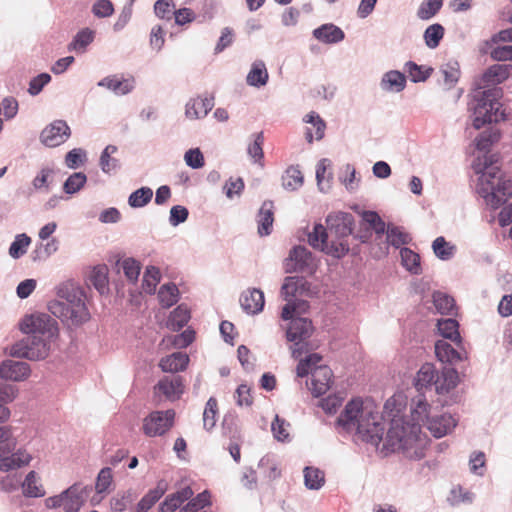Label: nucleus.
Wrapping results in <instances>:
<instances>
[{
  "instance_id": "41",
  "label": "nucleus",
  "mask_w": 512,
  "mask_h": 512,
  "mask_svg": "<svg viewBox=\"0 0 512 512\" xmlns=\"http://www.w3.org/2000/svg\"><path fill=\"white\" fill-rule=\"evenodd\" d=\"M510 74V66L506 64H494L490 66L483 75L487 83L499 84L505 81Z\"/></svg>"
},
{
  "instance_id": "34",
  "label": "nucleus",
  "mask_w": 512,
  "mask_h": 512,
  "mask_svg": "<svg viewBox=\"0 0 512 512\" xmlns=\"http://www.w3.org/2000/svg\"><path fill=\"white\" fill-rule=\"evenodd\" d=\"M304 122L312 124L315 128V135L310 129L306 130L305 136L309 143H312L314 139L321 140L324 137L326 123L318 113L311 111L304 117Z\"/></svg>"
},
{
  "instance_id": "10",
  "label": "nucleus",
  "mask_w": 512,
  "mask_h": 512,
  "mask_svg": "<svg viewBox=\"0 0 512 512\" xmlns=\"http://www.w3.org/2000/svg\"><path fill=\"white\" fill-rule=\"evenodd\" d=\"M50 342V339L37 335H27L10 347L9 354L12 357L25 358L32 361L42 360L49 354Z\"/></svg>"
},
{
  "instance_id": "6",
  "label": "nucleus",
  "mask_w": 512,
  "mask_h": 512,
  "mask_svg": "<svg viewBox=\"0 0 512 512\" xmlns=\"http://www.w3.org/2000/svg\"><path fill=\"white\" fill-rule=\"evenodd\" d=\"M10 416L9 409L0 403V423L8 420ZM16 448V439L13 437L10 428L0 426V471L8 472L26 466L32 460L30 454L26 451L18 450Z\"/></svg>"
},
{
  "instance_id": "15",
  "label": "nucleus",
  "mask_w": 512,
  "mask_h": 512,
  "mask_svg": "<svg viewBox=\"0 0 512 512\" xmlns=\"http://www.w3.org/2000/svg\"><path fill=\"white\" fill-rule=\"evenodd\" d=\"M315 268V259L312 253L304 246L294 247L285 262V271L287 273H312Z\"/></svg>"
},
{
  "instance_id": "60",
  "label": "nucleus",
  "mask_w": 512,
  "mask_h": 512,
  "mask_svg": "<svg viewBox=\"0 0 512 512\" xmlns=\"http://www.w3.org/2000/svg\"><path fill=\"white\" fill-rule=\"evenodd\" d=\"M442 5L443 0H426L420 5L417 15L422 20H428L441 9Z\"/></svg>"
},
{
  "instance_id": "64",
  "label": "nucleus",
  "mask_w": 512,
  "mask_h": 512,
  "mask_svg": "<svg viewBox=\"0 0 512 512\" xmlns=\"http://www.w3.org/2000/svg\"><path fill=\"white\" fill-rule=\"evenodd\" d=\"M121 266L125 276L129 281L135 282L138 279L141 269L138 261L133 258H127L123 260Z\"/></svg>"
},
{
  "instance_id": "53",
  "label": "nucleus",
  "mask_w": 512,
  "mask_h": 512,
  "mask_svg": "<svg viewBox=\"0 0 512 512\" xmlns=\"http://www.w3.org/2000/svg\"><path fill=\"white\" fill-rule=\"evenodd\" d=\"M254 140L248 145L247 153L254 163L260 164L263 166L262 160L264 158L263 153V143H264V135L263 132H259L253 135Z\"/></svg>"
},
{
  "instance_id": "54",
  "label": "nucleus",
  "mask_w": 512,
  "mask_h": 512,
  "mask_svg": "<svg viewBox=\"0 0 512 512\" xmlns=\"http://www.w3.org/2000/svg\"><path fill=\"white\" fill-rule=\"evenodd\" d=\"M443 36L444 28L441 24L438 23L432 24L429 27H427L423 35L425 44L431 49H435L436 47L439 46V43Z\"/></svg>"
},
{
  "instance_id": "16",
  "label": "nucleus",
  "mask_w": 512,
  "mask_h": 512,
  "mask_svg": "<svg viewBox=\"0 0 512 512\" xmlns=\"http://www.w3.org/2000/svg\"><path fill=\"white\" fill-rule=\"evenodd\" d=\"M70 135L71 130L67 122L55 120L42 130L40 141L47 147H57L66 142Z\"/></svg>"
},
{
  "instance_id": "11",
  "label": "nucleus",
  "mask_w": 512,
  "mask_h": 512,
  "mask_svg": "<svg viewBox=\"0 0 512 512\" xmlns=\"http://www.w3.org/2000/svg\"><path fill=\"white\" fill-rule=\"evenodd\" d=\"M444 384L439 385V376L434 366L426 363L421 366L414 378V386L418 393H422L423 389L436 385V391L439 393L448 392L456 386V373L455 371H447L443 374Z\"/></svg>"
},
{
  "instance_id": "44",
  "label": "nucleus",
  "mask_w": 512,
  "mask_h": 512,
  "mask_svg": "<svg viewBox=\"0 0 512 512\" xmlns=\"http://www.w3.org/2000/svg\"><path fill=\"white\" fill-rule=\"evenodd\" d=\"M259 469L268 480H275L281 476L279 463L272 455H265L260 459Z\"/></svg>"
},
{
  "instance_id": "25",
  "label": "nucleus",
  "mask_w": 512,
  "mask_h": 512,
  "mask_svg": "<svg viewBox=\"0 0 512 512\" xmlns=\"http://www.w3.org/2000/svg\"><path fill=\"white\" fill-rule=\"evenodd\" d=\"M406 76L398 70H390L383 74L380 87L385 92L400 93L406 87Z\"/></svg>"
},
{
  "instance_id": "29",
  "label": "nucleus",
  "mask_w": 512,
  "mask_h": 512,
  "mask_svg": "<svg viewBox=\"0 0 512 512\" xmlns=\"http://www.w3.org/2000/svg\"><path fill=\"white\" fill-rule=\"evenodd\" d=\"M189 363V356L183 352H175L162 358L159 366L163 372L175 373L183 371Z\"/></svg>"
},
{
  "instance_id": "12",
  "label": "nucleus",
  "mask_w": 512,
  "mask_h": 512,
  "mask_svg": "<svg viewBox=\"0 0 512 512\" xmlns=\"http://www.w3.org/2000/svg\"><path fill=\"white\" fill-rule=\"evenodd\" d=\"M312 332V322L307 318L299 317L291 320L286 331V338L294 343L291 347L293 358L301 359L302 355L309 351L306 341L312 335Z\"/></svg>"
},
{
  "instance_id": "1",
  "label": "nucleus",
  "mask_w": 512,
  "mask_h": 512,
  "mask_svg": "<svg viewBox=\"0 0 512 512\" xmlns=\"http://www.w3.org/2000/svg\"><path fill=\"white\" fill-rule=\"evenodd\" d=\"M431 407L424 393H418L411 400V422L404 419H394L384 442V449L389 452L402 451L410 459L424 457L427 443L422 435L421 426L427 425L431 419Z\"/></svg>"
},
{
  "instance_id": "31",
  "label": "nucleus",
  "mask_w": 512,
  "mask_h": 512,
  "mask_svg": "<svg viewBox=\"0 0 512 512\" xmlns=\"http://www.w3.org/2000/svg\"><path fill=\"white\" fill-rule=\"evenodd\" d=\"M94 38V30L83 28L76 33L73 40L68 44V51L83 54L87 51V47L94 41Z\"/></svg>"
},
{
  "instance_id": "23",
  "label": "nucleus",
  "mask_w": 512,
  "mask_h": 512,
  "mask_svg": "<svg viewBox=\"0 0 512 512\" xmlns=\"http://www.w3.org/2000/svg\"><path fill=\"white\" fill-rule=\"evenodd\" d=\"M214 107V98H192L185 105V116L188 119L196 120L204 118Z\"/></svg>"
},
{
  "instance_id": "14",
  "label": "nucleus",
  "mask_w": 512,
  "mask_h": 512,
  "mask_svg": "<svg viewBox=\"0 0 512 512\" xmlns=\"http://www.w3.org/2000/svg\"><path fill=\"white\" fill-rule=\"evenodd\" d=\"M174 419L173 409L153 411L143 419V433L148 437L163 436L173 427Z\"/></svg>"
},
{
  "instance_id": "30",
  "label": "nucleus",
  "mask_w": 512,
  "mask_h": 512,
  "mask_svg": "<svg viewBox=\"0 0 512 512\" xmlns=\"http://www.w3.org/2000/svg\"><path fill=\"white\" fill-rule=\"evenodd\" d=\"M269 74L265 63L262 60H256L252 63L251 69L246 77L249 86L260 88L268 82Z\"/></svg>"
},
{
  "instance_id": "9",
  "label": "nucleus",
  "mask_w": 512,
  "mask_h": 512,
  "mask_svg": "<svg viewBox=\"0 0 512 512\" xmlns=\"http://www.w3.org/2000/svg\"><path fill=\"white\" fill-rule=\"evenodd\" d=\"M91 491V486L75 483L59 495L47 498L45 500L46 507L49 509L62 508L64 512H78Z\"/></svg>"
},
{
  "instance_id": "50",
  "label": "nucleus",
  "mask_w": 512,
  "mask_h": 512,
  "mask_svg": "<svg viewBox=\"0 0 512 512\" xmlns=\"http://www.w3.org/2000/svg\"><path fill=\"white\" fill-rule=\"evenodd\" d=\"M387 242L395 248H400L402 245L408 244L411 237L408 233L403 231L400 227L388 225L387 226Z\"/></svg>"
},
{
  "instance_id": "59",
  "label": "nucleus",
  "mask_w": 512,
  "mask_h": 512,
  "mask_svg": "<svg viewBox=\"0 0 512 512\" xmlns=\"http://www.w3.org/2000/svg\"><path fill=\"white\" fill-rule=\"evenodd\" d=\"M217 400L210 397L206 403L203 412V426L206 430H211L216 424Z\"/></svg>"
},
{
  "instance_id": "62",
  "label": "nucleus",
  "mask_w": 512,
  "mask_h": 512,
  "mask_svg": "<svg viewBox=\"0 0 512 512\" xmlns=\"http://www.w3.org/2000/svg\"><path fill=\"white\" fill-rule=\"evenodd\" d=\"M499 133L496 130H485L476 138V148L480 151H486L490 146L499 140Z\"/></svg>"
},
{
  "instance_id": "49",
  "label": "nucleus",
  "mask_w": 512,
  "mask_h": 512,
  "mask_svg": "<svg viewBox=\"0 0 512 512\" xmlns=\"http://www.w3.org/2000/svg\"><path fill=\"white\" fill-rule=\"evenodd\" d=\"M31 244V238L25 234H18L15 236L14 241L9 247V255L13 259H19L26 254L29 245Z\"/></svg>"
},
{
  "instance_id": "24",
  "label": "nucleus",
  "mask_w": 512,
  "mask_h": 512,
  "mask_svg": "<svg viewBox=\"0 0 512 512\" xmlns=\"http://www.w3.org/2000/svg\"><path fill=\"white\" fill-rule=\"evenodd\" d=\"M313 37L324 44H337L344 40V31L333 23H326L314 29Z\"/></svg>"
},
{
  "instance_id": "37",
  "label": "nucleus",
  "mask_w": 512,
  "mask_h": 512,
  "mask_svg": "<svg viewBox=\"0 0 512 512\" xmlns=\"http://www.w3.org/2000/svg\"><path fill=\"white\" fill-rule=\"evenodd\" d=\"M404 71L408 74L411 82L418 83L426 81L431 76L433 68L425 65H418L413 61H407L404 64Z\"/></svg>"
},
{
  "instance_id": "22",
  "label": "nucleus",
  "mask_w": 512,
  "mask_h": 512,
  "mask_svg": "<svg viewBox=\"0 0 512 512\" xmlns=\"http://www.w3.org/2000/svg\"><path fill=\"white\" fill-rule=\"evenodd\" d=\"M242 309L249 315H257L262 312L265 304L264 293L260 289H249L240 297Z\"/></svg>"
},
{
  "instance_id": "27",
  "label": "nucleus",
  "mask_w": 512,
  "mask_h": 512,
  "mask_svg": "<svg viewBox=\"0 0 512 512\" xmlns=\"http://www.w3.org/2000/svg\"><path fill=\"white\" fill-rule=\"evenodd\" d=\"M97 85L111 90L116 95H126L134 89V79H120L117 76H107L101 79Z\"/></svg>"
},
{
  "instance_id": "4",
  "label": "nucleus",
  "mask_w": 512,
  "mask_h": 512,
  "mask_svg": "<svg viewBox=\"0 0 512 512\" xmlns=\"http://www.w3.org/2000/svg\"><path fill=\"white\" fill-rule=\"evenodd\" d=\"M496 155L477 157L472 164L478 175L476 191L492 209H497L512 196V181L496 165Z\"/></svg>"
},
{
  "instance_id": "58",
  "label": "nucleus",
  "mask_w": 512,
  "mask_h": 512,
  "mask_svg": "<svg viewBox=\"0 0 512 512\" xmlns=\"http://www.w3.org/2000/svg\"><path fill=\"white\" fill-rule=\"evenodd\" d=\"M474 500V494L468 490L463 489L461 486H456L451 489L448 501L452 506H457L462 503L470 504Z\"/></svg>"
},
{
  "instance_id": "46",
  "label": "nucleus",
  "mask_w": 512,
  "mask_h": 512,
  "mask_svg": "<svg viewBox=\"0 0 512 512\" xmlns=\"http://www.w3.org/2000/svg\"><path fill=\"white\" fill-rule=\"evenodd\" d=\"M21 486L24 495L28 497H42L45 492L41 485L38 484V479L35 471H30L25 480L21 481Z\"/></svg>"
},
{
  "instance_id": "43",
  "label": "nucleus",
  "mask_w": 512,
  "mask_h": 512,
  "mask_svg": "<svg viewBox=\"0 0 512 512\" xmlns=\"http://www.w3.org/2000/svg\"><path fill=\"white\" fill-rule=\"evenodd\" d=\"M179 298V290L174 283H167L160 287L158 299L163 308H170Z\"/></svg>"
},
{
  "instance_id": "55",
  "label": "nucleus",
  "mask_w": 512,
  "mask_h": 512,
  "mask_svg": "<svg viewBox=\"0 0 512 512\" xmlns=\"http://www.w3.org/2000/svg\"><path fill=\"white\" fill-rule=\"evenodd\" d=\"M87 182V176L83 172L71 174L63 184V190L66 194H75L79 192Z\"/></svg>"
},
{
  "instance_id": "20",
  "label": "nucleus",
  "mask_w": 512,
  "mask_h": 512,
  "mask_svg": "<svg viewBox=\"0 0 512 512\" xmlns=\"http://www.w3.org/2000/svg\"><path fill=\"white\" fill-rule=\"evenodd\" d=\"M309 290V283L303 277L288 276L281 287V296L287 302L293 301L296 296L304 295Z\"/></svg>"
},
{
  "instance_id": "39",
  "label": "nucleus",
  "mask_w": 512,
  "mask_h": 512,
  "mask_svg": "<svg viewBox=\"0 0 512 512\" xmlns=\"http://www.w3.org/2000/svg\"><path fill=\"white\" fill-rule=\"evenodd\" d=\"M89 282L100 294H104L108 290V269L106 265L95 266L89 275Z\"/></svg>"
},
{
  "instance_id": "5",
  "label": "nucleus",
  "mask_w": 512,
  "mask_h": 512,
  "mask_svg": "<svg viewBox=\"0 0 512 512\" xmlns=\"http://www.w3.org/2000/svg\"><path fill=\"white\" fill-rule=\"evenodd\" d=\"M59 300L48 305L50 313L63 323L78 326L89 319V312L84 302L83 292L76 287H65L58 291Z\"/></svg>"
},
{
  "instance_id": "17",
  "label": "nucleus",
  "mask_w": 512,
  "mask_h": 512,
  "mask_svg": "<svg viewBox=\"0 0 512 512\" xmlns=\"http://www.w3.org/2000/svg\"><path fill=\"white\" fill-rule=\"evenodd\" d=\"M156 393H161L170 401L178 400L184 392L181 376H165L154 387Z\"/></svg>"
},
{
  "instance_id": "7",
  "label": "nucleus",
  "mask_w": 512,
  "mask_h": 512,
  "mask_svg": "<svg viewBox=\"0 0 512 512\" xmlns=\"http://www.w3.org/2000/svg\"><path fill=\"white\" fill-rule=\"evenodd\" d=\"M500 96L501 90L496 87L474 93L470 108L473 111L472 124L475 129L482 128L486 123L498 122L503 118V113L500 112Z\"/></svg>"
},
{
  "instance_id": "32",
  "label": "nucleus",
  "mask_w": 512,
  "mask_h": 512,
  "mask_svg": "<svg viewBox=\"0 0 512 512\" xmlns=\"http://www.w3.org/2000/svg\"><path fill=\"white\" fill-rule=\"evenodd\" d=\"M167 490V483L161 480L157 486L142 497L136 506L135 512H148L152 506L164 495Z\"/></svg>"
},
{
  "instance_id": "48",
  "label": "nucleus",
  "mask_w": 512,
  "mask_h": 512,
  "mask_svg": "<svg viewBox=\"0 0 512 512\" xmlns=\"http://www.w3.org/2000/svg\"><path fill=\"white\" fill-rule=\"evenodd\" d=\"M402 265L412 274L421 272L420 256L409 248L400 250Z\"/></svg>"
},
{
  "instance_id": "56",
  "label": "nucleus",
  "mask_w": 512,
  "mask_h": 512,
  "mask_svg": "<svg viewBox=\"0 0 512 512\" xmlns=\"http://www.w3.org/2000/svg\"><path fill=\"white\" fill-rule=\"evenodd\" d=\"M433 303L436 310L441 314H450L455 307L454 299L440 291L433 293Z\"/></svg>"
},
{
  "instance_id": "26",
  "label": "nucleus",
  "mask_w": 512,
  "mask_h": 512,
  "mask_svg": "<svg viewBox=\"0 0 512 512\" xmlns=\"http://www.w3.org/2000/svg\"><path fill=\"white\" fill-rule=\"evenodd\" d=\"M258 233L260 236H268L272 232L274 222V204L272 201H264L257 215Z\"/></svg>"
},
{
  "instance_id": "28",
  "label": "nucleus",
  "mask_w": 512,
  "mask_h": 512,
  "mask_svg": "<svg viewBox=\"0 0 512 512\" xmlns=\"http://www.w3.org/2000/svg\"><path fill=\"white\" fill-rule=\"evenodd\" d=\"M193 490L187 486L177 492L168 495L159 506V512H174L186 500L191 499Z\"/></svg>"
},
{
  "instance_id": "45",
  "label": "nucleus",
  "mask_w": 512,
  "mask_h": 512,
  "mask_svg": "<svg viewBox=\"0 0 512 512\" xmlns=\"http://www.w3.org/2000/svg\"><path fill=\"white\" fill-rule=\"evenodd\" d=\"M137 497L138 494L132 489L122 493H117L111 499V508L115 512H122L127 509L137 499Z\"/></svg>"
},
{
  "instance_id": "47",
  "label": "nucleus",
  "mask_w": 512,
  "mask_h": 512,
  "mask_svg": "<svg viewBox=\"0 0 512 512\" xmlns=\"http://www.w3.org/2000/svg\"><path fill=\"white\" fill-rule=\"evenodd\" d=\"M324 473L315 467H305L304 483L310 490H319L324 485Z\"/></svg>"
},
{
  "instance_id": "21",
  "label": "nucleus",
  "mask_w": 512,
  "mask_h": 512,
  "mask_svg": "<svg viewBox=\"0 0 512 512\" xmlns=\"http://www.w3.org/2000/svg\"><path fill=\"white\" fill-rule=\"evenodd\" d=\"M457 421L451 414L433 415L427 422V429L436 438H441L450 433L456 426Z\"/></svg>"
},
{
  "instance_id": "18",
  "label": "nucleus",
  "mask_w": 512,
  "mask_h": 512,
  "mask_svg": "<svg viewBox=\"0 0 512 512\" xmlns=\"http://www.w3.org/2000/svg\"><path fill=\"white\" fill-rule=\"evenodd\" d=\"M28 363L11 359L4 360L0 365V378L11 381H23L30 375Z\"/></svg>"
},
{
  "instance_id": "63",
  "label": "nucleus",
  "mask_w": 512,
  "mask_h": 512,
  "mask_svg": "<svg viewBox=\"0 0 512 512\" xmlns=\"http://www.w3.org/2000/svg\"><path fill=\"white\" fill-rule=\"evenodd\" d=\"M86 151L82 148H74L70 150L65 156V164L70 169H77L86 160Z\"/></svg>"
},
{
  "instance_id": "8",
  "label": "nucleus",
  "mask_w": 512,
  "mask_h": 512,
  "mask_svg": "<svg viewBox=\"0 0 512 512\" xmlns=\"http://www.w3.org/2000/svg\"><path fill=\"white\" fill-rule=\"evenodd\" d=\"M322 357L317 353L308 354L304 359H299L296 368L298 377H305L311 373V393L315 397L325 394L332 383V370L325 365H318Z\"/></svg>"
},
{
  "instance_id": "3",
  "label": "nucleus",
  "mask_w": 512,
  "mask_h": 512,
  "mask_svg": "<svg viewBox=\"0 0 512 512\" xmlns=\"http://www.w3.org/2000/svg\"><path fill=\"white\" fill-rule=\"evenodd\" d=\"M327 229L315 224L308 233V243L334 258H342L349 252L348 237L353 232L354 217L347 212L330 213L326 218Z\"/></svg>"
},
{
  "instance_id": "42",
  "label": "nucleus",
  "mask_w": 512,
  "mask_h": 512,
  "mask_svg": "<svg viewBox=\"0 0 512 512\" xmlns=\"http://www.w3.org/2000/svg\"><path fill=\"white\" fill-rule=\"evenodd\" d=\"M190 319V311L184 304L174 309L168 319V327L173 331H178L184 327Z\"/></svg>"
},
{
  "instance_id": "13",
  "label": "nucleus",
  "mask_w": 512,
  "mask_h": 512,
  "mask_svg": "<svg viewBox=\"0 0 512 512\" xmlns=\"http://www.w3.org/2000/svg\"><path fill=\"white\" fill-rule=\"evenodd\" d=\"M20 330L27 335H37L50 340L57 337L59 331L55 319L46 313L25 316L20 322Z\"/></svg>"
},
{
  "instance_id": "57",
  "label": "nucleus",
  "mask_w": 512,
  "mask_h": 512,
  "mask_svg": "<svg viewBox=\"0 0 512 512\" xmlns=\"http://www.w3.org/2000/svg\"><path fill=\"white\" fill-rule=\"evenodd\" d=\"M404 407L403 397L401 395H394L390 397L384 404V412L387 414L389 418H391V423L394 419H402L399 417L402 409ZM392 424L390 425V427Z\"/></svg>"
},
{
  "instance_id": "52",
  "label": "nucleus",
  "mask_w": 512,
  "mask_h": 512,
  "mask_svg": "<svg viewBox=\"0 0 512 512\" xmlns=\"http://www.w3.org/2000/svg\"><path fill=\"white\" fill-rule=\"evenodd\" d=\"M152 197L153 191L150 187H141L130 194L128 203L133 208H141L147 205Z\"/></svg>"
},
{
  "instance_id": "2",
  "label": "nucleus",
  "mask_w": 512,
  "mask_h": 512,
  "mask_svg": "<svg viewBox=\"0 0 512 512\" xmlns=\"http://www.w3.org/2000/svg\"><path fill=\"white\" fill-rule=\"evenodd\" d=\"M337 425L343 431L374 446H378L383 440V417L371 400H350L337 418Z\"/></svg>"
},
{
  "instance_id": "19",
  "label": "nucleus",
  "mask_w": 512,
  "mask_h": 512,
  "mask_svg": "<svg viewBox=\"0 0 512 512\" xmlns=\"http://www.w3.org/2000/svg\"><path fill=\"white\" fill-rule=\"evenodd\" d=\"M435 354L441 362L451 364L461 362L466 358V352L462 347V344L460 347L456 346L455 348L446 340H438L435 343Z\"/></svg>"
},
{
  "instance_id": "38",
  "label": "nucleus",
  "mask_w": 512,
  "mask_h": 512,
  "mask_svg": "<svg viewBox=\"0 0 512 512\" xmlns=\"http://www.w3.org/2000/svg\"><path fill=\"white\" fill-rule=\"evenodd\" d=\"M117 151L118 148L115 145H107L102 151L100 155L99 165L101 170L105 174H111L119 169V160L111 157V155L115 154Z\"/></svg>"
},
{
  "instance_id": "33",
  "label": "nucleus",
  "mask_w": 512,
  "mask_h": 512,
  "mask_svg": "<svg viewBox=\"0 0 512 512\" xmlns=\"http://www.w3.org/2000/svg\"><path fill=\"white\" fill-rule=\"evenodd\" d=\"M443 76V84L447 90L452 89L459 81L461 72L460 65L456 60H449L440 67Z\"/></svg>"
},
{
  "instance_id": "36",
  "label": "nucleus",
  "mask_w": 512,
  "mask_h": 512,
  "mask_svg": "<svg viewBox=\"0 0 512 512\" xmlns=\"http://www.w3.org/2000/svg\"><path fill=\"white\" fill-rule=\"evenodd\" d=\"M440 334L455 343L456 346L461 345V336L458 331L459 324L455 319L448 318L439 320L437 323Z\"/></svg>"
},
{
  "instance_id": "35",
  "label": "nucleus",
  "mask_w": 512,
  "mask_h": 512,
  "mask_svg": "<svg viewBox=\"0 0 512 512\" xmlns=\"http://www.w3.org/2000/svg\"><path fill=\"white\" fill-rule=\"evenodd\" d=\"M304 182V177L299 166H289L282 175V186L285 190H298Z\"/></svg>"
},
{
  "instance_id": "61",
  "label": "nucleus",
  "mask_w": 512,
  "mask_h": 512,
  "mask_svg": "<svg viewBox=\"0 0 512 512\" xmlns=\"http://www.w3.org/2000/svg\"><path fill=\"white\" fill-rule=\"evenodd\" d=\"M289 426L288 422L276 415L271 424V430L274 438L281 442L290 441V435L288 432Z\"/></svg>"
},
{
  "instance_id": "40",
  "label": "nucleus",
  "mask_w": 512,
  "mask_h": 512,
  "mask_svg": "<svg viewBox=\"0 0 512 512\" xmlns=\"http://www.w3.org/2000/svg\"><path fill=\"white\" fill-rule=\"evenodd\" d=\"M432 249L435 256L442 261L452 259L456 253V246L446 241L443 236H439L433 241Z\"/></svg>"
},
{
  "instance_id": "51",
  "label": "nucleus",
  "mask_w": 512,
  "mask_h": 512,
  "mask_svg": "<svg viewBox=\"0 0 512 512\" xmlns=\"http://www.w3.org/2000/svg\"><path fill=\"white\" fill-rule=\"evenodd\" d=\"M160 279L159 269L155 266H148L143 275L142 289L148 294H153Z\"/></svg>"
}]
</instances>
